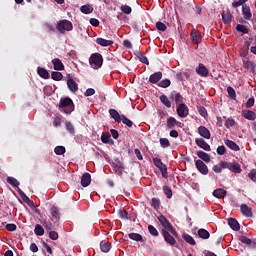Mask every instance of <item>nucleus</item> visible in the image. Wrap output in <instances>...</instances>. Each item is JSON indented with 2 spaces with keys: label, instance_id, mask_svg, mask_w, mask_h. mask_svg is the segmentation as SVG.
I'll return each instance as SVG.
<instances>
[{
  "label": "nucleus",
  "instance_id": "36",
  "mask_svg": "<svg viewBox=\"0 0 256 256\" xmlns=\"http://www.w3.org/2000/svg\"><path fill=\"white\" fill-rule=\"evenodd\" d=\"M129 239H132V241H143V236H141V234L138 233H130Z\"/></svg>",
  "mask_w": 256,
  "mask_h": 256
},
{
  "label": "nucleus",
  "instance_id": "42",
  "mask_svg": "<svg viewBox=\"0 0 256 256\" xmlns=\"http://www.w3.org/2000/svg\"><path fill=\"white\" fill-rule=\"evenodd\" d=\"M7 183L12 185V187H19V185H20V183L17 181V179L13 178V177H8L7 178Z\"/></svg>",
  "mask_w": 256,
  "mask_h": 256
},
{
  "label": "nucleus",
  "instance_id": "11",
  "mask_svg": "<svg viewBox=\"0 0 256 256\" xmlns=\"http://www.w3.org/2000/svg\"><path fill=\"white\" fill-rule=\"evenodd\" d=\"M242 117H244V119H247L248 121H255L256 114L251 110H243Z\"/></svg>",
  "mask_w": 256,
  "mask_h": 256
},
{
  "label": "nucleus",
  "instance_id": "6",
  "mask_svg": "<svg viewBox=\"0 0 256 256\" xmlns=\"http://www.w3.org/2000/svg\"><path fill=\"white\" fill-rule=\"evenodd\" d=\"M226 169H229L232 173H241L243 170L241 169V165L237 162H230L225 165Z\"/></svg>",
  "mask_w": 256,
  "mask_h": 256
},
{
  "label": "nucleus",
  "instance_id": "52",
  "mask_svg": "<svg viewBox=\"0 0 256 256\" xmlns=\"http://www.w3.org/2000/svg\"><path fill=\"white\" fill-rule=\"evenodd\" d=\"M150 203L151 206L154 207V209H157L159 205H161V202L157 198H153Z\"/></svg>",
  "mask_w": 256,
  "mask_h": 256
},
{
  "label": "nucleus",
  "instance_id": "59",
  "mask_svg": "<svg viewBox=\"0 0 256 256\" xmlns=\"http://www.w3.org/2000/svg\"><path fill=\"white\" fill-rule=\"evenodd\" d=\"M255 105V99L254 98H249L247 103H246V107L248 109H250V107H253Z\"/></svg>",
  "mask_w": 256,
  "mask_h": 256
},
{
  "label": "nucleus",
  "instance_id": "22",
  "mask_svg": "<svg viewBox=\"0 0 256 256\" xmlns=\"http://www.w3.org/2000/svg\"><path fill=\"white\" fill-rule=\"evenodd\" d=\"M100 249L103 253H109V251H111V244L107 240H102L100 243Z\"/></svg>",
  "mask_w": 256,
  "mask_h": 256
},
{
  "label": "nucleus",
  "instance_id": "61",
  "mask_svg": "<svg viewBox=\"0 0 256 256\" xmlns=\"http://www.w3.org/2000/svg\"><path fill=\"white\" fill-rule=\"evenodd\" d=\"M217 153H218V155H225V153H226L225 146H219L217 148Z\"/></svg>",
  "mask_w": 256,
  "mask_h": 256
},
{
  "label": "nucleus",
  "instance_id": "55",
  "mask_svg": "<svg viewBox=\"0 0 256 256\" xmlns=\"http://www.w3.org/2000/svg\"><path fill=\"white\" fill-rule=\"evenodd\" d=\"M240 241H241V243H244L245 245H251V239H249V238L246 237V236H242V237L240 238Z\"/></svg>",
  "mask_w": 256,
  "mask_h": 256
},
{
  "label": "nucleus",
  "instance_id": "7",
  "mask_svg": "<svg viewBox=\"0 0 256 256\" xmlns=\"http://www.w3.org/2000/svg\"><path fill=\"white\" fill-rule=\"evenodd\" d=\"M195 165L196 169H198V171L202 173V175H207V173H209V169L207 168V165H205L203 161L196 160Z\"/></svg>",
  "mask_w": 256,
  "mask_h": 256
},
{
  "label": "nucleus",
  "instance_id": "23",
  "mask_svg": "<svg viewBox=\"0 0 256 256\" xmlns=\"http://www.w3.org/2000/svg\"><path fill=\"white\" fill-rule=\"evenodd\" d=\"M96 43L98 45H101V47H110V45L113 44V41L112 40H107L105 38H97Z\"/></svg>",
  "mask_w": 256,
  "mask_h": 256
},
{
  "label": "nucleus",
  "instance_id": "41",
  "mask_svg": "<svg viewBox=\"0 0 256 256\" xmlns=\"http://www.w3.org/2000/svg\"><path fill=\"white\" fill-rule=\"evenodd\" d=\"M51 77L54 81H61L63 74L61 72H52Z\"/></svg>",
  "mask_w": 256,
  "mask_h": 256
},
{
  "label": "nucleus",
  "instance_id": "43",
  "mask_svg": "<svg viewBox=\"0 0 256 256\" xmlns=\"http://www.w3.org/2000/svg\"><path fill=\"white\" fill-rule=\"evenodd\" d=\"M148 231L150 234L153 235V237H159V231H157V229L153 225L148 226Z\"/></svg>",
  "mask_w": 256,
  "mask_h": 256
},
{
  "label": "nucleus",
  "instance_id": "57",
  "mask_svg": "<svg viewBox=\"0 0 256 256\" xmlns=\"http://www.w3.org/2000/svg\"><path fill=\"white\" fill-rule=\"evenodd\" d=\"M198 113L202 116L205 117L207 115V109L205 107H198Z\"/></svg>",
  "mask_w": 256,
  "mask_h": 256
},
{
  "label": "nucleus",
  "instance_id": "63",
  "mask_svg": "<svg viewBox=\"0 0 256 256\" xmlns=\"http://www.w3.org/2000/svg\"><path fill=\"white\" fill-rule=\"evenodd\" d=\"M119 217H120V219H127V211L120 210L119 211Z\"/></svg>",
  "mask_w": 256,
  "mask_h": 256
},
{
  "label": "nucleus",
  "instance_id": "37",
  "mask_svg": "<svg viewBox=\"0 0 256 256\" xmlns=\"http://www.w3.org/2000/svg\"><path fill=\"white\" fill-rule=\"evenodd\" d=\"M160 145L163 149H167V147H171V142H169V139L167 138H161Z\"/></svg>",
  "mask_w": 256,
  "mask_h": 256
},
{
  "label": "nucleus",
  "instance_id": "24",
  "mask_svg": "<svg viewBox=\"0 0 256 256\" xmlns=\"http://www.w3.org/2000/svg\"><path fill=\"white\" fill-rule=\"evenodd\" d=\"M228 225L231 227V229H233V231H239V229H241V227L239 226V222H237L235 218H231L228 221Z\"/></svg>",
  "mask_w": 256,
  "mask_h": 256
},
{
  "label": "nucleus",
  "instance_id": "16",
  "mask_svg": "<svg viewBox=\"0 0 256 256\" xmlns=\"http://www.w3.org/2000/svg\"><path fill=\"white\" fill-rule=\"evenodd\" d=\"M161 79H163V73L162 72H156L152 75H150L149 81L150 83H159V81H161Z\"/></svg>",
  "mask_w": 256,
  "mask_h": 256
},
{
  "label": "nucleus",
  "instance_id": "35",
  "mask_svg": "<svg viewBox=\"0 0 256 256\" xmlns=\"http://www.w3.org/2000/svg\"><path fill=\"white\" fill-rule=\"evenodd\" d=\"M160 101L161 103H163L165 105V107H167L168 109L171 108V101H169V98H167V96L162 95L160 96Z\"/></svg>",
  "mask_w": 256,
  "mask_h": 256
},
{
  "label": "nucleus",
  "instance_id": "29",
  "mask_svg": "<svg viewBox=\"0 0 256 256\" xmlns=\"http://www.w3.org/2000/svg\"><path fill=\"white\" fill-rule=\"evenodd\" d=\"M46 231H48L49 237L53 241H57V239H59V234L57 232H55V231H51V226H47L46 225Z\"/></svg>",
  "mask_w": 256,
  "mask_h": 256
},
{
  "label": "nucleus",
  "instance_id": "17",
  "mask_svg": "<svg viewBox=\"0 0 256 256\" xmlns=\"http://www.w3.org/2000/svg\"><path fill=\"white\" fill-rule=\"evenodd\" d=\"M191 39L193 43H195L196 45H199V43H201V32L197 30H192Z\"/></svg>",
  "mask_w": 256,
  "mask_h": 256
},
{
  "label": "nucleus",
  "instance_id": "46",
  "mask_svg": "<svg viewBox=\"0 0 256 256\" xmlns=\"http://www.w3.org/2000/svg\"><path fill=\"white\" fill-rule=\"evenodd\" d=\"M120 9H121L122 13H125L126 15H131V11H132L131 6L122 5Z\"/></svg>",
  "mask_w": 256,
  "mask_h": 256
},
{
  "label": "nucleus",
  "instance_id": "40",
  "mask_svg": "<svg viewBox=\"0 0 256 256\" xmlns=\"http://www.w3.org/2000/svg\"><path fill=\"white\" fill-rule=\"evenodd\" d=\"M175 125H177V120L175 118L170 117L167 119V127H169V129H173Z\"/></svg>",
  "mask_w": 256,
  "mask_h": 256
},
{
  "label": "nucleus",
  "instance_id": "34",
  "mask_svg": "<svg viewBox=\"0 0 256 256\" xmlns=\"http://www.w3.org/2000/svg\"><path fill=\"white\" fill-rule=\"evenodd\" d=\"M182 238L184 239V241H186V243H189V245H195V239H193L191 235L183 234Z\"/></svg>",
  "mask_w": 256,
  "mask_h": 256
},
{
  "label": "nucleus",
  "instance_id": "33",
  "mask_svg": "<svg viewBox=\"0 0 256 256\" xmlns=\"http://www.w3.org/2000/svg\"><path fill=\"white\" fill-rule=\"evenodd\" d=\"M120 123H124V125H127V127H133V122L126 118L125 115H121Z\"/></svg>",
  "mask_w": 256,
  "mask_h": 256
},
{
  "label": "nucleus",
  "instance_id": "60",
  "mask_svg": "<svg viewBox=\"0 0 256 256\" xmlns=\"http://www.w3.org/2000/svg\"><path fill=\"white\" fill-rule=\"evenodd\" d=\"M248 176L251 179V181H256V170H251Z\"/></svg>",
  "mask_w": 256,
  "mask_h": 256
},
{
  "label": "nucleus",
  "instance_id": "44",
  "mask_svg": "<svg viewBox=\"0 0 256 256\" xmlns=\"http://www.w3.org/2000/svg\"><path fill=\"white\" fill-rule=\"evenodd\" d=\"M171 85V80L165 79L159 82L158 87H162L163 89H166V87H169Z\"/></svg>",
  "mask_w": 256,
  "mask_h": 256
},
{
  "label": "nucleus",
  "instance_id": "10",
  "mask_svg": "<svg viewBox=\"0 0 256 256\" xmlns=\"http://www.w3.org/2000/svg\"><path fill=\"white\" fill-rule=\"evenodd\" d=\"M189 113V108H187V105L185 104H180L177 108V114L179 117H187Z\"/></svg>",
  "mask_w": 256,
  "mask_h": 256
},
{
  "label": "nucleus",
  "instance_id": "1",
  "mask_svg": "<svg viewBox=\"0 0 256 256\" xmlns=\"http://www.w3.org/2000/svg\"><path fill=\"white\" fill-rule=\"evenodd\" d=\"M59 107L62 109V111H64V113H67L68 115L75 111V105L73 104V100H71V98L62 99L60 101Z\"/></svg>",
  "mask_w": 256,
  "mask_h": 256
},
{
  "label": "nucleus",
  "instance_id": "21",
  "mask_svg": "<svg viewBox=\"0 0 256 256\" xmlns=\"http://www.w3.org/2000/svg\"><path fill=\"white\" fill-rule=\"evenodd\" d=\"M242 12L244 19H247V21H249L251 17H253V14L251 13V8L248 5L242 6Z\"/></svg>",
  "mask_w": 256,
  "mask_h": 256
},
{
  "label": "nucleus",
  "instance_id": "26",
  "mask_svg": "<svg viewBox=\"0 0 256 256\" xmlns=\"http://www.w3.org/2000/svg\"><path fill=\"white\" fill-rule=\"evenodd\" d=\"M225 146L229 147V149H232V151H239V145L237 143L231 141V140H225Z\"/></svg>",
  "mask_w": 256,
  "mask_h": 256
},
{
  "label": "nucleus",
  "instance_id": "45",
  "mask_svg": "<svg viewBox=\"0 0 256 256\" xmlns=\"http://www.w3.org/2000/svg\"><path fill=\"white\" fill-rule=\"evenodd\" d=\"M163 191L168 199H171V197H173V191H171V188H169L168 186H164Z\"/></svg>",
  "mask_w": 256,
  "mask_h": 256
},
{
  "label": "nucleus",
  "instance_id": "18",
  "mask_svg": "<svg viewBox=\"0 0 256 256\" xmlns=\"http://www.w3.org/2000/svg\"><path fill=\"white\" fill-rule=\"evenodd\" d=\"M52 65L54 66L55 71H63L65 69V65H63V62L58 58L52 60Z\"/></svg>",
  "mask_w": 256,
  "mask_h": 256
},
{
  "label": "nucleus",
  "instance_id": "30",
  "mask_svg": "<svg viewBox=\"0 0 256 256\" xmlns=\"http://www.w3.org/2000/svg\"><path fill=\"white\" fill-rule=\"evenodd\" d=\"M37 73L42 77V79H49V72L46 69L38 67Z\"/></svg>",
  "mask_w": 256,
  "mask_h": 256
},
{
  "label": "nucleus",
  "instance_id": "12",
  "mask_svg": "<svg viewBox=\"0 0 256 256\" xmlns=\"http://www.w3.org/2000/svg\"><path fill=\"white\" fill-rule=\"evenodd\" d=\"M198 133L204 139H211V132H209V129L205 128L204 126H200L198 128Z\"/></svg>",
  "mask_w": 256,
  "mask_h": 256
},
{
  "label": "nucleus",
  "instance_id": "47",
  "mask_svg": "<svg viewBox=\"0 0 256 256\" xmlns=\"http://www.w3.org/2000/svg\"><path fill=\"white\" fill-rule=\"evenodd\" d=\"M54 153H56V155H63V154H65V147L64 146H57L54 149Z\"/></svg>",
  "mask_w": 256,
  "mask_h": 256
},
{
  "label": "nucleus",
  "instance_id": "25",
  "mask_svg": "<svg viewBox=\"0 0 256 256\" xmlns=\"http://www.w3.org/2000/svg\"><path fill=\"white\" fill-rule=\"evenodd\" d=\"M109 114L111 115L113 120L117 121V123H121V115L119 114V112H117V110L110 109Z\"/></svg>",
  "mask_w": 256,
  "mask_h": 256
},
{
  "label": "nucleus",
  "instance_id": "20",
  "mask_svg": "<svg viewBox=\"0 0 256 256\" xmlns=\"http://www.w3.org/2000/svg\"><path fill=\"white\" fill-rule=\"evenodd\" d=\"M226 195L227 191L222 188H218L213 191V196L216 197V199H225Z\"/></svg>",
  "mask_w": 256,
  "mask_h": 256
},
{
  "label": "nucleus",
  "instance_id": "51",
  "mask_svg": "<svg viewBox=\"0 0 256 256\" xmlns=\"http://www.w3.org/2000/svg\"><path fill=\"white\" fill-rule=\"evenodd\" d=\"M243 67L244 69H253V63L249 60H244L243 61Z\"/></svg>",
  "mask_w": 256,
  "mask_h": 256
},
{
  "label": "nucleus",
  "instance_id": "64",
  "mask_svg": "<svg viewBox=\"0 0 256 256\" xmlns=\"http://www.w3.org/2000/svg\"><path fill=\"white\" fill-rule=\"evenodd\" d=\"M90 24H92L93 27H99V20H97L96 18H91Z\"/></svg>",
  "mask_w": 256,
  "mask_h": 256
},
{
  "label": "nucleus",
  "instance_id": "39",
  "mask_svg": "<svg viewBox=\"0 0 256 256\" xmlns=\"http://www.w3.org/2000/svg\"><path fill=\"white\" fill-rule=\"evenodd\" d=\"M65 127L66 129L68 130V132L71 134V135H75V127L73 126V124L69 121H67L65 123Z\"/></svg>",
  "mask_w": 256,
  "mask_h": 256
},
{
  "label": "nucleus",
  "instance_id": "53",
  "mask_svg": "<svg viewBox=\"0 0 256 256\" xmlns=\"http://www.w3.org/2000/svg\"><path fill=\"white\" fill-rule=\"evenodd\" d=\"M18 193L23 201H29V197H27V195L23 192L21 188H18Z\"/></svg>",
  "mask_w": 256,
  "mask_h": 256
},
{
  "label": "nucleus",
  "instance_id": "31",
  "mask_svg": "<svg viewBox=\"0 0 256 256\" xmlns=\"http://www.w3.org/2000/svg\"><path fill=\"white\" fill-rule=\"evenodd\" d=\"M34 233L41 237V236L45 235V229H43V226L37 224L35 226Z\"/></svg>",
  "mask_w": 256,
  "mask_h": 256
},
{
  "label": "nucleus",
  "instance_id": "56",
  "mask_svg": "<svg viewBox=\"0 0 256 256\" xmlns=\"http://www.w3.org/2000/svg\"><path fill=\"white\" fill-rule=\"evenodd\" d=\"M85 97H91V95H95V89L88 88L86 92L84 93Z\"/></svg>",
  "mask_w": 256,
  "mask_h": 256
},
{
  "label": "nucleus",
  "instance_id": "28",
  "mask_svg": "<svg viewBox=\"0 0 256 256\" xmlns=\"http://www.w3.org/2000/svg\"><path fill=\"white\" fill-rule=\"evenodd\" d=\"M81 13H84V15H90V13H93V6L87 4L83 5L80 8Z\"/></svg>",
  "mask_w": 256,
  "mask_h": 256
},
{
  "label": "nucleus",
  "instance_id": "48",
  "mask_svg": "<svg viewBox=\"0 0 256 256\" xmlns=\"http://www.w3.org/2000/svg\"><path fill=\"white\" fill-rule=\"evenodd\" d=\"M156 29H158V31H167V25H165L163 22H157Z\"/></svg>",
  "mask_w": 256,
  "mask_h": 256
},
{
  "label": "nucleus",
  "instance_id": "19",
  "mask_svg": "<svg viewBox=\"0 0 256 256\" xmlns=\"http://www.w3.org/2000/svg\"><path fill=\"white\" fill-rule=\"evenodd\" d=\"M196 72L198 73V75H201V77H207L209 75V70L203 64L198 65Z\"/></svg>",
  "mask_w": 256,
  "mask_h": 256
},
{
  "label": "nucleus",
  "instance_id": "49",
  "mask_svg": "<svg viewBox=\"0 0 256 256\" xmlns=\"http://www.w3.org/2000/svg\"><path fill=\"white\" fill-rule=\"evenodd\" d=\"M227 93H228L229 97H231V99H235V97H237V94L235 92V89H233V87H228Z\"/></svg>",
  "mask_w": 256,
  "mask_h": 256
},
{
  "label": "nucleus",
  "instance_id": "9",
  "mask_svg": "<svg viewBox=\"0 0 256 256\" xmlns=\"http://www.w3.org/2000/svg\"><path fill=\"white\" fill-rule=\"evenodd\" d=\"M195 143L196 145H198V147H200V149H203L204 151H211V146L207 142H205V140L201 138H196Z\"/></svg>",
  "mask_w": 256,
  "mask_h": 256
},
{
  "label": "nucleus",
  "instance_id": "27",
  "mask_svg": "<svg viewBox=\"0 0 256 256\" xmlns=\"http://www.w3.org/2000/svg\"><path fill=\"white\" fill-rule=\"evenodd\" d=\"M197 155L199 159H202V161H205L206 163H209L211 161V157L209 156V154L204 151H198Z\"/></svg>",
  "mask_w": 256,
  "mask_h": 256
},
{
  "label": "nucleus",
  "instance_id": "62",
  "mask_svg": "<svg viewBox=\"0 0 256 256\" xmlns=\"http://www.w3.org/2000/svg\"><path fill=\"white\" fill-rule=\"evenodd\" d=\"M7 231H16L17 230V225L15 224H7L6 225Z\"/></svg>",
  "mask_w": 256,
  "mask_h": 256
},
{
  "label": "nucleus",
  "instance_id": "54",
  "mask_svg": "<svg viewBox=\"0 0 256 256\" xmlns=\"http://www.w3.org/2000/svg\"><path fill=\"white\" fill-rule=\"evenodd\" d=\"M51 215H52V217L57 219L59 217V209H57L55 207L51 208Z\"/></svg>",
  "mask_w": 256,
  "mask_h": 256
},
{
  "label": "nucleus",
  "instance_id": "8",
  "mask_svg": "<svg viewBox=\"0 0 256 256\" xmlns=\"http://www.w3.org/2000/svg\"><path fill=\"white\" fill-rule=\"evenodd\" d=\"M67 87L72 93H77L79 91V86L77 85V82L73 80L70 76L67 79Z\"/></svg>",
  "mask_w": 256,
  "mask_h": 256
},
{
  "label": "nucleus",
  "instance_id": "14",
  "mask_svg": "<svg viewBox=\"0 0 256 256\" xmlns=\"http://www.w3.org/2000/svg\"><path fill=\"white\" fill-rule=\"evenodd\" d=\"M82 187H89L91 185V174L84 173L81 178Z\"/></svg>",
  "mask_w": 256,
  "mask_h": 256
},
{
  "label": "nucleus",
  "instance_id": "32",
  "mask_svg": "<svg viewBox=\"0 0 256 256\" xmlns=\"http://www.w3.org/2000/svg\"><path fill=\"white\" fill-rule=\"evenodd\" d=\"M198 235L201 237V239H209L210 237L209 231L205 229L198 230Z\"/></svg>",
  "mask_w": 256,
  "mask_h": 256
},
{
  "label": "nucleus",
  "instance_id": "13",
  "mask_svg": "<svg viewBox=\"0 0 256 256\" xmlns=\"http://www.w3.org/2000/svg\"><path fill=\"white\" fill-rule=\"evenodd\" d=\"M162 233L166 243H168L169 245H175V243H177L175 238H173V236H171V234H169L167 230H163Z\"/></svg>",
  "mask_w": 256,
  "mask_h": 256
},
{
  "label": "nucleus",
  "instance_id": "4",
  "mask_svg": "<svg viewBox=\"0 0 256 256\" xmlns=\"http://www.w3.org/2000/svg\"><path fill=\"white\" fill-rule=\"evenodd\" d=\"M158 221H159L160 225H162V227H164V229H167V231H170V233H172V235H175L177 233L175 231V229L173 228V226L171 225V223L169 222V220H167V218H165V216L160 215L158 217Z\"/></svg>",
  "mask_w": 256,
  "mask_h": 256
},
{
  "label": "nucleus",
  "instance_id": "58",
  "mask_svg": "<svg viewBox=\"0 0 256 256\" xmlns=\"http://www.w3.org/2000/svg\"><path fill=\"white\" fill-rule=\"evenodd\" d=\"M101 141L102 143H109L111 141V137H109V135L103 134L101 136Z\"/></svg>",
  "mask_w": 256,
  "mask_h": 256
},
{
  "label": "nucleus",
  "instance_id": "50",
  "mask_svg": "<svg viewBox=\"0 0 256 256\" xmlns=\"http://www.w3.org/2000/svg\"><path fill=\"white\" fill-rule=\"evenodd\" d=\"M237 31H239L240 33H244L247 34L249 33V30H247V28L244 25L238 24L236 27Z\"/></svg>",
  "mask_w": 256,
  "mask_h": 256
},
{
  "label": "nucleus",
  "instance_id": "38",
  "mask_svg": "<svg viewBox=\"0 0 256 256\" xmlns=\"http://www.w3.org/2000/svg\"><path fill=\"white\" fill-rule=\"evenodd\" d=\"M222 19H223L224 23H231V12H229V11L223 12Z\"/></svg>",
  "mask_w": 256,
  "mask_h": 256
},
{
  "label": "nucleus",
  "instance_id": "5",
  "mask_svg": "<svg viewBox=\"0 0 256 256\" xmlns=\"http://www.w3.org/2000/svg\"><path fill=\"white\" fill-rule=\"evenodd\" d=\"M153 163L155 167H157L161 171L162 177H164V179H167V167L163 165V162L161 161V159L154 158Z\"/></svg>",
  "mask_w": 256,
  "mask_h": 256
},
{
  "label": "nucleus",
  "instance_id": "2",
  "mask_svg": "<svg viewBox=\"0 0 256 256\" xmlns=\"http://www.w3.org/2000/svg\"><path fill=\"white\" fill-rule=\"evenodd\" d=\"M89 63L93 69H99L103 65V56L99 53L92 54Z\"/></svg>",
  "mask_w": 256,
  "mask_h": 256
},
{
  "label": "nucleus",
  "instance_id": "3",
  "mask_svg": "<svg viewBox=\"0 0 256 256\" xmlns=\"http://www.w3.org/2000/svg\"><path fill=\"white\" fill-rule=\"evenodd\" d=\"M56 29L59 31V33H65V31H72L73 24L69 20H62L58 22Z\"/></svg>",
  "mask_w": 256,
  "mask_h": 256
},
{
  "label": "nucleus",
  "instance_id": "15",
  "mask_svg": "<svg viewBox=\"0 0 256 256\" xmlns=\"http://www.w3.org/2000/svg\"><path fill=\"white\" fill-rule=\"evenodd\" d=\"M240 211H241L242 215H244L245 217L253 216V212H252L251 208L249 206H247L246 204H242L240 206Z\"/></svg>",
  "mask_w": 256,
  "mask_h": 256
}]
</instances>
